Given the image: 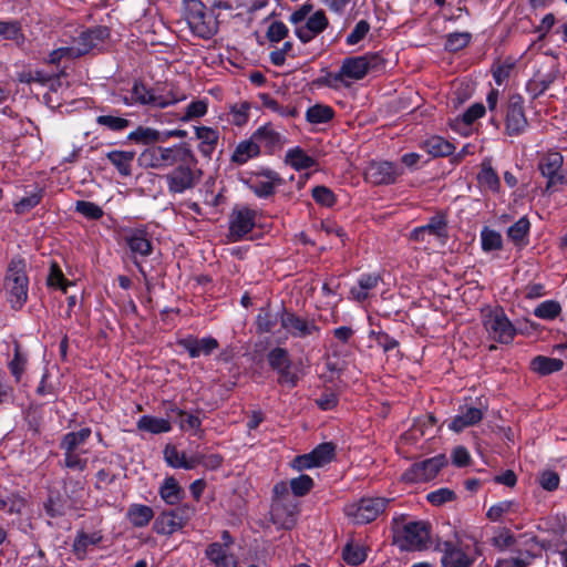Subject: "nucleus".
I'll return each instance as SVG.
<instances>
[{
  "mask_svg": "<svg viewBox=\"0 0 567 567\" xmlns=\"http://www.w3.org/2000/svg\"><path fill=\"white\" fill-rule=\"evenodd\" d=\"M91 434L92 431L90 427H82L76 432H69L62 437L60 449L62 451H82L81 446L87 441Z\"/></svg>",
  "mask_w": 567,
  "mask_h": 567,
  "instance_id": "36",
  "label": "nucleus"
},
{
  "mask_svg": "<svg viewBox=\"0 0 567 567\" xmlns=\"http://www.w3.org/2000/svg\"><path fill=\"white\" fill-rule=\"evenodd\" d=\"M250 104L248 102H240L230 107L231 122L241 126L247 123L249 117Z\"/></svg>",
  "mask_w": 567,
  "mask_h": 567,
  "instance_id": "59",
  "label": "nucleus"
},
{
  "mask_svg": "<svg viewBox=\"0 0 567 567\" xmlns=\"http://www.w3.org/2000/svg\"><path fill=\"white\" fill-rule=\"evenodd\" d=\"M393 544L401 550H424L431 543L432 526L426 520L405 522L404 516L393 518Z\"/></svg>",
  "mask_w": 567,
  "mask_h": 567,
  "instance_id": "1",
  "label": "nucleus"
},
{
  "mask_svg": "<svg viewBox=\"0 0 567 567\" xmlns=\"http://www.w3.org/2000/svg\"><path fill=\"white\" fill-rule=\"evenodd\" d=\"M256 210L247 206H237L229 216V239L238 241L250 233L256 225Z\"/></svg>",
  "mask_w": 567,
  "mask_h": 567,
  "instance_id": "16",
  "label": "nucleus"
},
{
  "mask_svg": "<svg viewBox=\"0 0 567 567\" xmlns=\"http://www.w3.org/2000/svg\"><path fill=\"white\" fill-rule=\"evenodd\" d=\"M281 327L293 338L305 339L319 333L320 328L313 320H307L297 316L295 312L287 311L285 308L280 315Z\"/></svg>",
  "mask_w": 567,
  "mask_h": 567,
  "instance_id": "18",
  "label": "nucleus"
},
{
  "mask_svg": "<svg viewBox=\"0 0 567 567\" xmlns=\"http://www.w3.org/2000/svg\"><path fill=\"white\" fill-rule=\"evenodd\" d=\"M68 497L59 491H50L47 499L43 502V511L50 518H60L66 514Z\"/></svg>",
  "mask_w": 567,
  "mask_h": 567,
  "instance_id": "28",
  "label": "nucleus"
},
{
  "mask_svg": "<svg viewBox=\"0 0 567 567\" xmlns=\"http://www.w3.org/2000/svg\"><path fill=\"white\" fill-rule=\"evenodd\" d=\"M131 95L136 104L150 105L159 109H165L186 99L184 93L175 92L173 87L168 91H164L159 86L148 89L141 81L134 82Z\"/></svg>",
  "mask_w": 567,
  "mask_h": 567,
  "instance_id": "4",
  "label": "nucleus"
},
{
  "mask_svg": "<svg viewBox=\"0 0 567 567\" xmlns=\"http://www.w3.org/2000/svg\"><path fill=\"white\" fill-rule=\"evenodd\" d=\"M28 282L24 260L20 257L12 258L7 269L4 288L9 295L8 300L16 310L28 299Z\"/></svg>",
  "mask_w": 567,
  "mask_h": 567,
  "instance_id": "3",
  "label": "nucleus"
},
{
  "mask_svg": "<svg viewBox=\"0 0 567 567\" xmlns=\"http://www.w3.org/2000/svg\"><path fill=\"white\" fill-rule=\"evenodd\" d=\"M563 162L561 154L557 152L548 153L539 159L538 169L542 176L547 179L546 192H557L567 184V178L563 171Z\"/></svg>",
  "mask_w": 567,
  "mask_h": 567,
  "instance_id": "9",
  "label": "nucleus"
},
{
  "mask_svg": "<svg viewBox=\"0 0 567 567\" xmlns=\"http://www.w3.org/2000/svg\"><path fill=\"white\" fill-rule=\"evenodd\" d=\"M477 178L482 186L487 187L491 190H498L501 182L491 165L483 164Z\"/></svg>",
  "mask_w": 567,
  "mask_h": 567,
  "instance_id": "53",
  "label": "nucleus"
},
{
  "mask_svg": "<svg viewBox=\"0 0 567 567\" xmlns=\"http://www.w3.org/2000/svg\"><path fill=\"white\" fill-rule=\"evenodd\" d=\"M423 148L434 157L449 156L455 147L452 143L441 136H432L423 143Z\"/></svg>",
  "mask_w": 567,
  "mask_h": 567,
  "instance_id": "39",
  "label": "nucleus"
},
{
  "mask_svg": "<svg viewBox=\"0 0 567 567\" xmlns=\"http://www.w3.org/2000/svg\"><path fill=\"white\" fill-rule=\"evenodd\" d=\"M286 162L297 171L308 169L316 165V161L300 147L289 150L286 154Z\"/></svg>",
  "mask_w": 567,
  "mask_h": 567,
  "instance_id": "40",
  "label": "nucleus"
},
{
  "mask_svg": "<svg viewBox=\"0 0 567 567\" xmlns=\"http://www.w3.org/2000/svg\"><path fill=\"white\" fill-rule=\"evenodd\" d=\"M483 324L488 337L499 343H511L516 334L515 327L501 308L484 313Z\"/></svg>",
  "mask_w": 567,
  "mask_h": 567,
  "instance_id": "7",
  "label": "nucleus"
},
{
  "mask_svg": "<svg viewBox=\"0 0 567 567\" xmlns=\"http://www.w3.org/2000/svg\"><path fill=\"white\" fill-rule=\"evenodd\" d=\"M195 134L199 140L198 151L204 157L210 158L219 140L218 132L212 127L196 126Z\"/></svg>",
  "mask_w": 567,
  "mask_h": 567,
  "instance_id": "27",
  "label": "nucleus"
},
{
  "mask_svg": "<svg viewBox=\"0 0 567 567\" xmlns=\"http://www.w3.org/2000/svg\"><path fill=\"white\" fill-rule=\"evenodd\" d=\"M441 240L443 244L449 237L447 220L443 214L432 216L429 221L414 228L410 234V239L414 241H430V238Z\"/></svg>",
  "mask_w": 567,
  "mask_h": 567,
  "instance_id": "17",
  "label": "nucleus"
},
{
  "mask_svg": "<svg viewBox=\"0 0 567 567\" xmlns=\"http://www.w3.org/2000/svg\"><path fill=\"white\" fill-rule=\"evenodd\" d=\"M127 138L137 144H151L161 140V133L151 127L138 126Z\"/></svg>",
  "mask_w": 567,
  "mask_h": 567,
  "instance_id": "44",
  "label": "nucleus"
},
{
  "mask_svg": "<svg viewBox=\"0 0 567 567\" xmlns=\"http://www.w3.org/2000/svg\"><path fill=\"white\" fill-rule=\"evenodd\" d=\"M248 186L256 196L266 198L275 194L276 185H274V182L271 181H264L256 177L248 182Z\"/></svg>",
  "mask_w": 567,
  "mask_h": 567,
  "instance_id": "56",
  "label": "nucleus"
},
{
  "mask_svg": "<svg viewBox=\"0 0 567 567\" xmlns=\"http://www.w3.org/2000/svg\"><path fill=\"white\" fill-rule=\"evenodd\" d=\"M154 517L152 507L143 504H132L127 508L126 518L137 528L145 527Z\"/></svg>",
  "mask_w": 567,
  "mask_h": 567,
  "instance_id": "31",
  "label": "nucleus"
},
{
  "mask_svg": "<svg viewBox=\"0 0 567 567\" xmlns=\"http://www.w3.org/2000/svg\"><path fill=\"white\" fill-rule=\"evenodd\" d=\"M312 198L318 204L326 206V207H331L336 203V196H334L333 192L323 185L316 186L312 189Z\"/></svg>",
  "mask_w": 567,
  "mask_h": 567,
  "instance_id": "61",
  "label": "nucleus"
},
{
  "mask_svg": "<svg viewBox=\"0 0 567 567\" xmlns=\"http://www.w3.org/2000/svg\"><path fill=\"white\" fill-rule=\"evenodd\" d=\"M109 37V30L104 27H96L85 30L74 40V45L71 47L75 58L89 53L92 49L101 44L105 38Z\"/></svg>",
  "mask_w": 567,
  "mask_h": 567,
  "instance_id": "20",
  "label": "nucleus"
},
{
  "mask_svg": "<svg viewBox=\"0 0 567 567\" xmlns=\"http://www.w3.org/2000/svg\"><path fill=\"white\" fill-rule=\"evenodd\" d=\"M43 198V189L39 188L37 192L30 194L29 196L22 197L19 202L14 204V213L18 215H23L30 212L33 207L40 204Z\"/></svg>",
  "mask_w": 567,
  "mask_h": 567,
  "instance_id": "48",
  "label": "nucleus"
},
{
  "mask_svg": "<svg viewBox=\"0 0 567 567\" xmlns=\"http://www.w3.org/2000/svg\"><path fill=\"white\" fill-rule=\"evenodd\" d=\"M75 210L92 220H97L103 216L102 208L92 202L78 200Z\"/></svg>",
  "mask_w": 567,
  "mask_h": 567,
  "instance_id": "57",
  "label": "nucleus"
},
{
  "mask_svg": "<svg viewBox=\"0 0 567 567\" xmlns=\"http://www.w3.org/2000/svg\"><path fill=\"white\" fill-rule=\"evenodd\" d=\"M388 504L389 499L384 497L362 498L359 503L348 505L344 512L355 524H368L377 519Z\"/></svg>",
  "mask_w": 567,
  "mask_h": 567,
  "instance_id": "10",
  "label": "nucleus"
},
{
  "mask_svg": "<svg viewBox=\"0 0 567 567\" xmlns=\"http://www.w3.org/2000/svg\"><path fill=\"white\" fill-rule=\"evenodd\" d=\"M260 153V146L257 144L255 140H252V136L247 140L240 142L233 155H231V162L243 165L247 163L250 158L258 156Z\"/></svg>",
  "mask_w": 567,
  "mask_h": 567,
  "instance_id": "32",
  "label": "nucleus"
},
{
  "mask_svg": "<svg viewBox=\"0 0 567 567\" xmlns=\"http://www.w3.org/2000/svg\"><path fill=\"white\" fill-rule=\"evenodd\" d=\"M483 411L478 408H461L460 414L455 415L449 423V429L458 433L468 426L477 424L483 419Z\"/></svg>",
  "mask_w": 567,
  "mask_h": 567,
  "instance_id": "25",
  "label": "nucleus"
},
{
  "mask_svg": "<svg viewBox=\"0 0 567 567\" xmlns=\"http://www.w3.org/2000/svg\"><path fill=\"white\" fill-rule=\"evenodd\" d=\"M135 152L112 151L106 154L107 159L116 167L122 176H130Z\"/></svg>",
  "mask_w": 567,
  "mask_h": 567,
  "instance_id": "37",
  "label": "nucleus"
},
{
  "mask_svg": "<svg viewBox=\"0 0 567 567\" xmlns=\"http://www.w3.org/2000/svg\"><path fill=\"white\" fill-rule=\"evenodd\" d=\"M529 229L530 223L528 218L524 216L507 229V237L514 243L515 246H526Z\"/></svg>",
  "mask_w": 567,
  "mask_h": 567,
  "instance_id": "38",
  "label": "nucleus"
},
{
  "mask_svg": "<svg viewBox=\"0 0 567 567\" xmlns=\"http://www.w3.org/2000/svg\"><path fill=\"white\" fill-rule=\"evenodd\" d=\"M126 245L133 256L146 257L153 250L152 241L145 230L135 229L125 236Z\"/></svg>",
  "mask_w": 567,
  "mask_h": 567,
  "instance_id": "26",
  "label": "nucleus"
},
{
  "mask_svg": "<svg viewBox=\"0 0 567 567\" xmlns=\"http://www.w3.org/2000/svg\"><path fill=\"white\" fill-rule=\"evenodd\" d=\"M183 489L174 477H167L159 488L161 497L169 505L177 504L183 497Z\"/></svg>",
  "mask_w": 567,
  "mask_h": 567,
  "instance_id": "41",
  "label": "nucleus"
},
{
  "mask_svg": "<svg viewBox=\"0 0 567 567\" xmlns=\"http://www.w3.org/2000/svg\"><path fill=\"white\" fill-rule=\"evenodd\" d=\"M207 113V103L204 100L193 101L187 107L185 114L181 117L187 122L204 116Z\"/></svg>",
  "mask_w": 567,
  "mask_h": 567,
  "instance_id": "62",
  "label": "nucleus"
},
{
  "mask_svg": "<svg viewBox=\"0 0 567 567\" xmlns=\"http://www.w3.org/2000/svg\"><path fill=\"white\" fill-rule=\"evenodd\" d=\"M527 126L524 99L519 94H512L505 110V133L508 136H518L526 131Z\"/></svg>",
  "mask_w": 567,
  "mask_h": 567,
  "instance_id": "14",
  "label": "nucleus"
},
{
  "mask_svg": "<svg viewBox=\"0 0 567 567\" xmlns=\"http://www.w3.org/2000/svg\"><path fill=\"white\" fill-rule=\"evenodd\" d=\"M185 19L192 32L202 39H210L218 31L217 18L200 0H185Z\"/></svg>",
  "mask_w": 567,
  "mask_h": 567,
  "instance_id": "2",
  "label": "nucleus"
},
{
  "mask_svg": "<svg viewBox=\"0 0 567 567\" xmlns=\"http://www.w3.org/2000/svg\"><path fill=\"white\" fill-rule=\"evenodd\" d=\"M336 446L331 442H324L319 444L316 449L311 451L312 456L315 457L318 466H322L332 461L334 457Z\"/></svg>",
  "mask_w": 567,
  "mask_h": 567,
  "instance_id": "49",
  "label": "nucleus"
},
{
  "mask_svg": "<svg viewBox=\"0 0 567 567\" xmlns=\"http://www.w3.org/2000/svg\"><path fill=\"white\" fill-rule=\"evenodd\" d=\"M334 111L331 106L324 104H316L306 112V120L310 124H323L333 118Z\"/></svg>",
  "mask_w": 567,
  "mask_h": 567,
  "instance_id": "42",
  "label": "nucleus"
},
{
  "mask_svg": "<svg viewBox=\"0 0 567 567\" xmlns=\"http://www.w3.org/2000/svg\"><path fill=\"white\" fill-rule=\"evenodd\" d=\"M560 305L557 301L547 300L535 308L534 315L540 319L551 320L560 313Z\"/></svg>",
  "mask_w": 567,
  "mask_h": 567,
  "instance_id": "54",
  "label": "nucleus"
},
{
  "mask_svg": "<svg viewBox=\"0 0 567 567\" xmlns=\"http://www.w3.org/2000/svg\"><path fill=\"white\" fill-rule=\"evenodd\" d=\"M383 59L379 53L369 52L363 55L347 58L342 61L338 73L333 75L334 81L342 82L346 78L351 80H361L370 71L383 66Z\"/></svg>",
  "mask_w": 567,
  "mask_h": 567,
  "instance_id": "5",
  "label": "nucleus"
},
{
  "mask_svg": "<svg viewBox=\"0 0 567 567\" xmlns=\"http://www.w3.org/2000/svg\"><path fill=\"white\" fill-rule=\"evenodd\" d=\"M442 553V567H472L476 560V549L463 548L452 542H444L437 546Z\"/></svg>",
  "mask_w": 567,
  "mask_h": 567,
  "instance_id": "15",
  "label": "nucleus"
},
{
  "mask_svg": "<svg viewBox=\"0 0 567 567\" xmlns=\"http://www.w3.org/2000/svg\"><path fill=\"white\" fill-rule=\"evenodd\" d=\"M471 41L468 32L450 33L446 37L445 49L450 52H456L465 48Z\"/></svg>",
  "mask_w": 567,
  "mask_h": 567,
  "instance_id": "55",
  "label": "nucleus"
},
{
  "mask_svg": "<svg viewBox=\"0 0 567 567\" xmlns=\"http://www.w3.org/2000/svg\"><path fill=\"white\" fill-rule=\"evenodd\" d=\"M168 416L178 423L181 430H198L200 427V419L194 414L181 410L174 404H169Z\"/></svg>",
  "mask_w": 567,
  "mask_h": 567,
  "instance_id": "34",
  "label": "nucleus"
},
{
  "mask_svg": "<svg viewBox=\"0 0 567 567\" xmlns=\"http://www.w3.org/2000/svg\"><path fill=\"white\" fill-rule=\"evenodd\" d=\"M298 513V505L293 501L276 502L272 503L271 519L280 528L291 529L297 523Z\"/></svg>",
  "mask_w": 567,
  "mask_h": 567,
  "instance_id": "21",
  "label": "nucleus"
},
{
  "mask_svg": "<svg viewBox=\"0 0 567 567\" xmlns=\"http://www.w3.org/2000/svg\"><path fill=\"white\" fill-rule=\"evenodd\" d=\"M402 171L391 162H371L364 171V178L373 185L393 184Z\"/></svg>",
  "mask_w": 567,
  "mask_h": 567,
  "instance_id": "19",
  "label": "nucleus"
},
{
  "mask_svg": "<svg viewBox=\"0 0 567 567\" xmlns=\"http://www.w3.org/2000/svg\"><path fill=\"white\" fill-rule=\"evenodd\" d=\"M140 431L148 432L152 434L166 433L172 430L169 420L155 417L151 415H143L136 423Z\"/></svg>",
  "mask_w": 567,
  "mask_h": 567,
  "instance_id": "35",
  "label": "nucleus"
},
{
  "mask_svg": "<svg viewBox=\"0 0 567 567\" xmlns=\"http://www.w3.org/2000/svg\"><path fill=\"white\" fill-rule=\"evenodd\" d=\"M207 559H209L215 567H237V560L234 555L228 553L220 543H212L205 550Z\"/></svg>",
  "mask_w": 567,
  "mask_h": 567,
  "instance_id": "29",
  "label": "nucleus"
},
{
  "mask_svg": "<svg viewBox=\"0 0 567 567\" xmlns=\"http://www.w3.org/2000/svg\"><path fill=\"white\" fill-rule=\"evenodd\" d=\"M486 112V109L483 103H474L471 105L461 116V118H456L455 121H461L466 126L472 125L476 120L481 118Z\"/></svg>",
  "mask_w": 567,
  "mask_h": 567,
  "instance_id": "60",
  "label": "nucleus"
},
{
  "mask_svg": "<svg viewBox=\"0 0 567 567\" xmlns=\"http://www.w3.org/2000/svg\"><path fill=\"white\" fill-rule=\"evenodd\" d=\"M259 100L261 102L262 107L268 109L275 113H278L280 116L297 117L299 115L298 109L296 106H282L267 93L259 94Z\"/></svg>",
  "mask_w": 567,
  "mask_h": 567,
  "instance_id": "43",
  "label": "nucleus"
},
{
  "mask_svg": "<svg viewBox=\"0 0 567 567\" xmlns=\"http://www.w3.org/2000/svg\"><path fill=\"white\" fill-rule=\"evenodd\" d=\"M197 163H183L165 175L169 193L179 194L194 188L199 182L200 171H196Z\"/></svg>",
  "mask_w": 567,
  "mask_h": 567,
  "instance_id": "12",
  "label": "nucleus"
},
{
  "mask_svg": "<svg viewBox=\"0 0 567 567\" xmlns=\"http://www.w3.org/2000/svg\"><path fill=\"white\" fill-rule=\"evenodd\" d=\"M268 364L278 373V383L289 389L297 386L299 375L292 371V362L285 348L277 347L267 354Z\"/></svg>",
  "mask_w": 567,
  "mask_h": 567,
  "instance_id": "13",
  "label": "nucleus"
},
{
  "mask_svg": "<svg viewBox=\"0 0 567 567\" xmlns=\"http://www.w3.org/2000/svg\"><path fill=\"white\" fill-rule=\"evenodd\" d=\"M292 494L297 497L307 495L313 487V480L306 474L295 477L289 483Z\"/></svg>",
  "mask_w": 567,
  "mask_h": 567,
  "instance_id": "52",
  "label": "nucleus"
},
{
  "mask_svg": "<svg viewBox=\"0 0 567 567\" xmlns=\"http://www.w3.org/2000/svg\"><path fill=\"white\" fill-rule=\"evenodd\" d=\"M482 249L484 251L499 250L503 245L502 236L498 231L484 227L481 233Z\"/></svg>",
  "mask_w": 567,
  "mask_h": 567,
  "instance_id": "47",
  "label": "nucleus"
},
{
  "mask_svg": "<svg viewBox=\"0 0 567 567\" xmlns=\"http://www.w3.org/2000/svg\"><path fill=\"white\" fill-rule=\"evenodd\" d=\"M96 123L113 132L124 131L131 124L127 118L115 115H100L96 117Z\"/></svg>",
  "mask_w": 567,
  "mask_h": 567,
  "instance_id": "50",
  "label": "nucleus"
},
{
  "mask_svg": "<svg viewBox=\"0 0 567 567\" xmlns=\"http://www.w3.org/2000/svg\"><path fill=\"white\" fill-rule=\"evenodd\" d=\"M252 140H255L258 145L262 144L269 153L281 148L285 143L284 136L277 132L270 123L265 124L255 131Z\"/></svg>",
  "mask_w": 567,
  "mask_h": 567,
  "instance_id": "24",
  "label": "nucleus"
},
{
  "mask_svg": "<svg viewBox=\"0 0 567 567\" xmlns=\"http://www.w3.org/2000/svg\"><path fill=\"white\" fill-rule=\"evenodd\" d=\"M152 167L164 168L183 163H197L195 154L187 143H179L171 147L157 146L151 152Z\"/></svg>",
  "mask_w": 567,
  "mask_h": 567,
  "instance_id": "6",
  "label": "nucleus"
},
{
  "mask_svg": "<svg viewBox=\"0 0 567 567\" xmlns=\"http://www.w3.org/2000/svg\"><path fill=\"white\" fill-rule=\"evenodd\" d=\"M47 281L50 287L59 288L64 292L66 291V287L70 285L56 262L51 264Z\"/></svg>",
  "mask_w": 567,
  "mask_h": 567,
  "instance_id": "58",
  "label": "nucleus"
},
{
  "mask_svg": "<svg viewBox=\"0 0 567 567\" xmlns=\"http://www.w3.org/2000/svg\"><path fill=\"white\" fill-rule=\"evenodd\" d=\"M342 558L351 566H358L367 559L365 548L361 545L347 544L342 549Z\"/></svg>",
  "mask_w": 567,
  "mask_h": 567,
  "instance_id": "45",
  "label": "nucleus"
},
{
  "mask_svg": "<svg viewBox=\"0 0 567 567\" xmlns=\"http://www.w3.org/2000/svg\"><path fill=\"white\" fill-rule=\"evenodd\" d=\"M177 344L187 351L193 359L200 355H209L219 347L218 341L213 337L197 339L193 336L179 339Z\"/></svg>",
  "mask_w": 567,
  "mask_h": 567,
  "instance_id": "22",
  "label": "nucleus"
},
{
  "mask_svg": "<svg viewBox=\"0 0 567 567\" xmlns=\"http://www.w3.org/2000/svg\"><path fill=\"white\" fill-rule=\"evenodd\" d=\"M455 493L450 488H439L427 494L426 499L434 506L443 505L446 502L455 499Z\"/></svg>",
  "mask_w": 567,
  "mask_h": 567,
  "instance_id": "64",
  "label": "nucleus"
},
{
  "mask_svg": "<svg viewBox=\"0 0 567 567\" xmlns=\"http://www.w3.org/2000/svg\"><path fill=\"white\" fill-rule=\"evenodd\" d=\"M328 27V19L323 10L316 11L306 23L296 28L295 33L302 43H308Z\"/></svg>",
  "mask_w": 567,
  "mask_h": 567,
  "instance_id": "23",
  "label": "nucleus"
},
{
  "mask_svg": "<svg viewBox=\"0 0 567 567\" xmlns=\"http://www.w3.org/2000/svg\"><path fill=\"white\" fill-rule=\"evenodd\" d=\"M381 281L379 274H364L358 280V286L352 287L350 293L357 301H364L369 297V291L374 289Z\"/></svg>",
  "mask_w": 567,
  "mask_h": 567,
  "instance_id": "30",
  "label": "nucleus"
},
{
  "mask_svg": "<svg viewBox=\"0 0 567 567\" xmlns=\"http://www.w3.org/2000/svg\"><path fill=\"white\" fill-rule=\"evenodd\" d=\"M447 464L444 454H437L431 458L413 463L403 474L402 481L406 483H421L433 480Z\"/></svg>",
  "mask_w": 567,
  "mask_h": 567,
  "instance_id": "11",
  "label": "nucleus"
},
{
  "mask_svg": "<svg viewBox=\"0 0 567 567\" xmlns=\"http://www.w3.org/2000/svg\"><path fill=\"white\" fill-rule=\"evenodd\" d=\"M194 514V506L183 504L172 511L161 513L154 522L153 529L159 535H172L182 529Z\"/></svg>",
  "mask_w": 567,
  "mask_h": 567,
  "instance_id": "8",
  "label": "nucleus"
},
{
  "mask_svg": "<svg viewBox=\"0 0 567 567\" xmlns=\"http://www.w3.org/2000/svg\"><path fill=\"white\" fill-rule=\"evenodd\" d=\"M563 367V360L545 355H537L530 361V370L539 375H548L558 372Z\"/></svg>",
  "mask_w": 567,
  "mask_h": 567,
  "instance_id": "33",
  "label": "nucleus"
},
{
  "mask_svg": "<svg viewBox=\"0 0 567 567\" xmlns=\"http://www.w3.org/2000/svg\"><path fill=\"white\" fill-rule=\"evenodd\" d=\"M370 31V23L365 20H360L353 28V30L347 37L348 45H355L365 38Z\"/></svg>",
  "mask_w": 567,
  "mask_h": 567,
  "instance_id": "63",
  "label": "nucleus"
},
{
  "mask_svg": "<svg viewBox=\"0 0 567 567\" xmlns=\"http://www.w3.org/2000/svg\"><path fill=\"white\" fill-rule=\"evenodd\" d=\"M85 451H63L64 466L73 471H84L87 466V458L82 457Z\"/></svg>",
  "mask_w": 567,
  "mask_h": 567,
  "instance_id": "51",
  "label": "nucleus"
},
{
  "mask_svg": "<svg viewBox=\"0 0 567 567\" xmlns=\"http://www.w3.org/2000/svg\"><path fill=\"white\" fill-rule=\"evenodd\" d=\"M278 322V315L270 311L269 308H261L256 319L257 330L261 333H268L274 330Z\"/></svg>",
  "mask_w": 567,
  "mask_h": 567,
  "instance_id": "46",
  "label": "nucleus"
}]
</instances>
